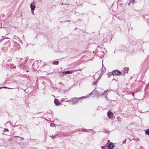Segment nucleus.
<instances>
[{
  "instance_id": "f257e3e1",
  "label": "nucleus",
  "mask_w": 149,
  "mask_h": 149,
  "mask_svg": "<svg viewBox=\"0 0 149 149\" xmlns=\"http://www.w3.org/2000/svg\"><path fill=\"white\" fill-rule=\"evenodd\" d=\"M112 74L113 75H120L122 74L121 72L117 70H114L112 71Z\"/></svg>"
},
{
  "instance_id": "f03ea898",
  "label": "nucleus",
  "mask_w": 149,
  "mask_h": 149,
  "mask_svg": "<svg viewBox=\"0 0 149 149\" xmlns=\"http://www.w3.org/2000/svg\"><path fill=\"white\" fill-rule=\"evenodd\" d=\"M81 69H78V70H72V71H66L63 72L62 73L63 74H72V73L73 72H74L75 71H81Z\"/></svg>"
},
{
  "instance_id": "7ed1b4c3",
  "label": "nucleus",
  "mask_w": 149,
  "mask_h": 149,
  "mask_svg": "<svg viewBox=\"0 0 149 149\" xmlns=\"http://www.w3.org/2000/svg\"><path fill=\"white\" fill-rule=\"evenodd\" d=\"M107 115L108 118H113V114L111 112L109 111L107 113Z\"/></svg>"
},
{
  "instance_id": "20e7f679",
  "label": "nucleus",
  "mask_w": 149,
  "mask_h": 149,
  "mask_svg": "<svg viewBox=\"0 0 149 149\" xmlns=\"http://www.w3.org/2000/svg\"><path fill=\"white\" fill-rule=\"evenodd\" d=\"M30 7L31 10H34L36 8V6L34 3L32 2L30 4Z\"/></svg>"
},
{
  "instance_id": "39448f33",
  "label": "nucleus",
  "mask_w": 149,
  "mask_h": 149,
  "mask_svg": "<svg viewBox=\"0 0 149 149\" xmlns=\"http://www.w3.org/2000/svg\"><path fill=\"white\" fill-rule=\"evenodd\" d=\"M108 147V148L109 149H112L114 146L113 143H110L107 144Z\"/></svg>"
},
{
  "instance_id": "423d86ee",
  "label": "nucleus",
  "mask_w": 149,
  "mask_h": 149,
  "mask_svg": "<svg viewBox=\"0 0 149 149\" xmlns=\"http://www.w3.org/2000/svg\"><path fill=\"white\" fill-rule=\"evenodd\" d=\"M84 97H80V98H74V99H77V100H75V101H74V99L72 98V102H73V104H75V103H76V102H77V101H78V100L80 99V98H84Z\"/></svg>"
},
{
  "instance_id": "0eeeda50",
  "label": "nucleus",
  "mask_w": 149,
  "mask_h": 149,
  "mask_svg": "<svg viewBox=\"0 0 149 149\" xmlns=\"http://www.w3.org/2000/svg\"><path fill=\"white\" fill-rule=\"evenodd\" d=\"M95 92H96V93H95L97 94L96 95L97 97H98V96H100V94H99L98 93H97L98 92L97 91H96L95 90H94L92 92H91L90 94V95H91V94L93 93H94Z\"/></svg>"
},
{
  "instance_id": "6e6552de",
  "label": "nucleus",
  "mask_w": 149,
  "mask_h": 149,
  "mask_svg": "<svg viewBox=\"0 0 149 149\" xmlns=\"http://www.w3.org/2000/svg\"><path fill=\"white\" fill-rule=\"evenodd\" d=\"M54 102L56 105L57 106L59 105L60 104V103L58 102V99H55L54 100Z\"/></svg>"
},
{
  "instance_id": "1a4fd4ad",
  "label": "nucleus",
  "mask_w": 149,
  "mask_h": 149,
  "mask_svg": "<svg viewBox=\"0 0 149 149\" xmlns=\"http://www.w3.org/2000/svg\"><path fill=\"white\" fill-rule=\"evenodd\" d=\"M108 90H106L105 91H104V92L103 93H102L101 95H104L105 97H106L107 96V92H108Z\"/></svg>"
},
{
  "instance_id": "9d476101",
  "label": "nucleus",
  "mask_w": 149,
  "mask_h": 149,
  "mask_svg": "<svg viewBox=\"0 0 149 149\" xmlns=\"http://www.w3.org/2000/svg\"><path fill=\"white\" fill-rule=\"evenodd\" d=\"M101 148L102 149H108V147L107 146V144H106V145L104 146H102L101 147Z\"/></svg>"
},
{
  "instance_id": "9b49d317",
  "label": "nucleus",
  "mask_w": 149,
  "mask_h": 149,
  "mask_svg": "<svg viewBox=\"0 0 149 149\" xmlns=\"http://www.w3.org/2000/svg\"><path fill=\"white\" fill-rule=\"evenodd\" d=\"M59 61H54L53 62L52 64L53 65H58V64Z\"/></svg>"
},
{
  "instance_id": "f8f14e48",
  "label": "nucleus",
  "mask_w": 149,
  "mask_h": 149,
  "mask_svg": "<svg viewBox=\"0 0 149 149\" xmlns=\"http://www.w3.org/2000/svg\"><path fill=\"white\" fill-rule=\"evenodd\" d=\"M10 66L11 68L15 67V66H14L13 64H10Z\"/></svg>"
},
{
  "instance_id": "ddd939ff",
  "label": "nucleus",
  "mask_w": 149,
  "mask_h": 149,
  "mask_svg": "<svg viewBox=\"0 0 149 149\" xmlns=\"http://www.w3.org/2000/svg\"><path fill=\"white\" fill-rule=\"evenodd\" d=\"M21 67V69H22V68L23 69H24L26 67L24 65H22L20 66Z\"/></svg>"
},
{
  "instance_id": "4468645a",
  "label": "nucleus",
  "mask_w": 149,
  "mask_h": 149,
  "mask_svg": "<svg viewBox=\"0 0 149 149\" xmlns=\"http://www.w3.org/2000/svg\"><path fill=\"white\" fill-rule=\"evenodd\" d=\"M124 70H125V72H127L128 71V68H125L124 69Z\"/></svg>"
},
{
  "instance_id": "2eb2a0df",
  "label": "nucleus",
  "mask_w": 149,
  "mask_h": 149,
  "mask_svg": "<svg viewBox=\"0 0 149 149\" xmlns=\"http://www.w3.org/2000/svg\"><path fill=\"white\" fill-rule=\"evenodd\" d=\"M135 2V0H130V3H134Z\"/></svg>"
},
{
  "instance_id": "dca6fc26",
  "label": "nucleus",
  "mask_w": 149,
  "mask_h": 149,
  "mask_svg": "<svg viewBox=\"0 0 149 149\" xmlns=\"http://www.w3.org/2000/svg\"><path fill=\"white\" fill-rule=\"evenodd\" d=\"M97 82V81H94L93 83V85H95V86H96V83Z\"/></svg>"
},
{
  "instance_id": "f3484780",
  "label": "nucleus",
  "mask_w": 149,
  "mask_h": 149,
  "mask_svg": "<svg viewBox=\"0 0 149 149\" xmlns=\"http://www.w3.org/2000/svg\"><path fill=\"white\" fill-rule=\"evenodd\" d=\"M146 133L148 135H149V130L146 131Z\"/></svg>"
},
{
  "instance_id": "a211bd4d",
  "label": "nucleus",
  "mask_w": 149,
  "mask_h": 149,
  "mask_svg": "<svg viewBox=\"0 0 149 149\" xmlns=\"http://www.w3.org/2000/svg\"><path fill=\"white\" fill-rule=\"evenodd\" d=\"M54 125L55 124L54 123H51L50 124V126L52 127L54 126Z\"/></svg>"
},
{
  "instance_id": "6ab92c4d",
  "label": "nucleus",
  "mask_w": 149,
  "mask_h": 149,
  "mask_svg": "<svg viewBox=\"0 0 149 149\" xmlns=\"http://www.w3.org/2000/svg\"><path fill=\"white\" fill-rule=\"evenodd\" d=\"M126 139H125V140H124L123 141V143H125L126 142Z\"/></svg>"
},
{
  "instance_id": "aec40b11",
  "label": "nucleus",
  "mask_w": 149,
  "mask_h": 149,
  "mask_svg": "<svg viewBox=\"0 0 149 149\" xmlns=\"http://www.w3.org/2000/svg\"><path fill=\"white\" fill-rule=\"evenodd\" d=\"M5 131H8V129H5L4 130Z\"/></svg>"
},
{
  "instance_id": "412c9836",
  "label": "nucleus",
  "mask_w": 149,
  "mask_h": 149,
  "mask_svg": "<svg viewBox=\"0 0 149 149\" xmlns=\"http://www.w3.org/2000/svg\"><path fill=\"white\" fill-rule=\"evenodd\" d=\"M107 141H108V142H107V143L106 144H108V143H109V142H110V141H109V140H108Z\"/></svg>"
},
{
  "instance_id": "4be33fe9",
  "label": "nucleus",
  "mask_w": 149,
  "mask_h": 149,
  "mask_svg": "<svg viewBox=\"0 0 149 149\" xmlns=\"http://www.w3.org/2000/svg\"><path fill=\"white\" fill-rule=\"evenodd\" d=\"M31 11L32 13L33 14H34V10H31Z\"/></svg>"
},
{
  "instance_id": "5701e85b",
  "label": "nucleus",
  "mask_w": 149,
  "mask_h": 149,
  "mask_svg": "<svg viewBox=\"0 0 149 149\" xmlns=\"http://www.w3.org/2000/svg\"><path fill=\"white\" fill-rule=\"evenodd\" d=\"M130 3V2L129 3H128V5H130V3Z\"/></svg>"
},
{
  "instance_id": "b1692460",
  "label": "nucleus",
  "mask_w": 149,
  "mask_h": 149,
  "mask_svg": "<svg viewBox=\"0 0 149 149\" xmlns=\"http://www.w3.org/2000/svg\"><path fill=\"white\" fill-rule=\"evenodd\" d=\"M101 53H102L104 55V53L103 52H101Z\"/></svg>"
},
{
  "instance_id": "393cba45",
  "label": "nucleus",
  "mask_w": 149,
  "mask_h": 149,
  "mask_svg": "<svg viewBox=\"0 0 149 149\" xmlns=\"http://www.w3.org/2000/svg\"><path fill=\"white\" fill-rule=\"evenodd\" d=\"M132 93V95H134V93Z\"/></svg>"
},
{
  "instance_id": "a878e982",
  "label": "nucleus",
  "mask_w": 149,
  "mask_h": 149,
  "mask_svg": "<svg viewBox=\"0 0 149 149\" xmlns=\"http://www.w3.org/2000/svg\"><path fill=\"white\" fill-rule=\"evenodd\" d=\"M83 130H84V131H85V130H84V129H83Z\"/></svg>"
},
{
  "instance_id": "bb28decb",
  "label": "nucleus",
  "mask_w": 149,
  "mask_h": 149,
  "mask_svg": "<svg viewBox=\"0 0 149 149\" xmlns=\"http://www.w3.org/2000/svg\"><path fill=\"white\" fill-rule=\"evenodd\" d=\"M3 88H6V87H3Z\"/></svg>"
},
{
  "instance_id": "cd10ccee",
  "label": "nucleus",
  "mask_w": 149,
  "mask_h": 149,
  "mask_svg": "<svg viewBox=\"0 0 149 149\" xmlns=\"http://www.w3.org/2000/svg\"><path fill=\"white\" fill-rule=\"evenodd\" d=\"M67 102H69L70 101V100H68V101H67Z\"/></svg>"
},
{
  "instance_id": "c85d7f7f",
  "label": "nucleus",
  "mask_w": 149,
  "mask_h": 149,
  "mask_svg": "<svg viewBox=\"0 0 149 149\" xmlns=\"http://www.w3.org/2000/svg\"><path fill=\"white\" fill-rule=\"evenodd\" d=\"M28 71H26V72H28Z\"/></svg>"
},
{
  "instance_id": "c756f323",
  "label": "nucleus",
  "mask_w": 149,
  "mask_h": 149,
  "mask_svg": "<svg viewBox=\"0 0 149 149\" xmlns=\"http://www.w3.org/2000/svg\"><path fill=\"white\" fill-rule=\"evenodd\" d=\"M108 76H109H109H110V75H108Z\"/></svg>"
},
{
  "instance_id": "7c9ffc66",
  "label": "nucleus",
  "mask_w": 149,
  "mask_h": 149,
  "mask_svg": "<svg viewBox=\"0 0 149 149\" xmlns=\"http://www.w3.org/2000/svg\"><path fill=\"white\" fill-rule=\"evenodd\" d=\"M108 76H109H109H110V75H108Z\"/></svg>"
},
{
  "instance_id": "2f4dec72",
  "label": "nucleus",
  "mask_w": 149,
  "mask_h": 149,
  "mask_svg": "<svg viewBox=\"0 0 149 149\" xmlns=\"http://www.w3.org/2000/svg\"><path fill=\"white\" fill-rule=\"evenodd\" d=\"M53 137H52V138L53 139Z\"/></svg>"
}]
</instances>
